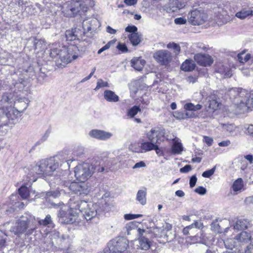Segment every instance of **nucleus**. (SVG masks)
Instances as JSON below:
<instances>
[{"instance_id":"obj_1","label":"nucleus","mask_w":253,"mask_h":253,"mask_svg":"<svg viewBox=\"0 0 253 253\" xmlns=\"http://www.w3.org/2000/svg\"><path fill=\"white\" fill-rule=\"evenodd\" d=\"M37 228V221L34 216L25 213L16 222L15 225L10 229L15 235L20 236L23 234L29 235Z\"/></svg>"},{"instance_id":"obj_2","label":"nucleus","mask_w":253,"mask_h":253,"mask_svg":"<svg viewBox=\"0 0 253 253\" xmlns=\"http://www.w3.org/2000/svg\"><path fill=\"white\" fill-rule=\"evenodd\" d=\"M68 3L65 14L68 17H74L77 14L80 15L86 12L88 9L87 5L92 6L94 5L92 0H67Z\"/></svg>"},{"instance_id":"obj_3","label":"nucleus","mask_w":253,"mask_h":253,"mask_svg":"<svg viewBox=\"0 0 253 253\" xmlns=\"http://www.w3.org/2000/svg\"><path fill=\"white\" fill-rule=\"evenodd\" d=\"M73 208L78 209L86 220L91 219L99 212L98 205L97 204L87 203L85 201H80Z\"/></svg>"},{"instance_id":"obj_4","label":"nucleus","mask_w":253,"mask_h":253,"mask_svg":"<svg viewBox=\"0 0 253 253\" xmlns=\"http://www.w3.org/2000/svg\"><path fill=\"white\" fill-rule=\"evenodd\" d=\"M63 186L75 194L82 196L87 195L90 191L91 188L87 183L64 181Z\"/></svg>"},{"instance_id":"obj_5","label":"nucleus","mask_w":253,"mask_h":253,"mask_svg":"<svg viewBox=\"0 0 253 253\" xmlns=\"http://www.w3.org/2000/svg\"><path fill=\"white\" fill-rule=\"evenodd\" d=\"M93 173V167L88 163H84L75 168V176L80 181L85 182Z\"/></svg>"},{"instance_id":"obj_6","label":"nucleus","mask_w":253,"mask_h":253,"mask_svg":"<svg viewBox=\"0 0 253 253\" xmlns=\"http://www.w3.org/2000/svg\"><path fill=\"white\" fill-rule=\"evenodd\" d=\"M207 16L202 9H195L188 13V21L193 25H200L206 21Z\"/></svg>"},{"instance_id":"obj_7","label":"nucleus","mask_w":253,"mask_h":253,"mask_svg":"<svg viewBox=\"0 0 253 253\" xmlns=\"http://www.w3.org/2000/svg\"><path fill=\"white\" fill-rule=\"evenodd\" d=\"M59 221L62 224H72L76 221L77 215L71 208H62L58 213Z\"/></svg>"},{"instance_id":"obj_8","label":"nucleus","mask_w":253,"mask_h":253,"mask_svg":"<svg viewBox=\"0 0 253 253\" xmlns=\"http://www.w3.org/2000/svg\"><path fill=\"white\" fill-rule=\"evenodd\" d=\"M128 247V241L125 238L113 240L108 244L110 253H124Z\"/></svg>"},{"instance_id":"obj_9","label":"nucleus","mask_w":253,"mask_h":253,"mask_svg":"<svg viewBox=\"0 0 253 253\" xmlns=\"http://www.w3.org/2000/svg\"><path fill=\"white\" fill-rule=\"evenodd\" d=\"M74 48L76 47H66L63 46L60 50L59 60L63 63L67 64L76 59L78 55L73 53Z\"/></svg>"},{"instance_id":"obj_10","label":"nucleus","mask_w":253,"mask_h":253,"mask_svg":"<svg viewBox=\"0 0 253 253\" xmlns=\"http://www.w3.org/2000/svg\"><path fill=\"white\" fill-rule=\"evenodd\" d=\"M46 160H42L39 164L35 166L28 174L27 177L29 179L28 181L30 183L33 182L37 180L35 174L37 175H46Z\"/></svg>"},{"instance_id":"obj_11","label":"nucleus","mask_w":253,"mask_h":253,"mask_svg":"<svg viewBox=\"0 0 253 253\" xmlns=\"http://www.w3.org/2000/svg\"><path fill=\"white\" fill-rule=\"evenodd\" d=\"M154 58L161 65H167L172 60L171 53L167 50H159L153 54Z\"/></svg>"},{"instance_id":"obj_12","label":"nucleus","mask_w":253,"mask_h":253,"mask_svg":"<svg viewBox=\"0 0 253 253\" xmlns=\"http://www.w3.org/2000/svg\"><path fill=\"white\" fill-rule=\"evenodd\" d=\"M12 110V108L11 106L0 108V126L6 125L9 120H13L16 118L13 116Z\"/></svg>"},{"instance_id":"obj_13","label":"nucleus","mask_w":253,"mask_h":253,"mask_svg":"<svg viewBox=\"0 0 253 253\" xmlns=\"http://www.w3.org/2000/svg\"><path fill=\"white\" fill-rule=\"evenodd\" d=\"M230 227L225 228L224 232V236L229 232L231 231L232 229L237 231L244 230L248 227V222L245 219H235L230 222Z\"/></svg>"},{"instance_id":"obj_14","label":"nucleus","mask_w":253,"mask_h":253,"mask_svg":"<svg viewBox=\"0 0 253 253\" xmlns=\"http://www.w3.org/2000/svg\"><path fill=\"white\" fill-rule=\"evenodd\" d=\"M185 0H169L168 4L164 6L163 9L167 12H174L185 7Z\"/></svg>"},{"instance_id":"obj_15","label":"nucleus","mask_w":253,"mask_h":253,"mask_svg":"<svg viewBox=\"0 0 253 253\" xmlns=\"http://www.w3.org/2000/svg\"><path fill=\"white\" fill-rule=\"evenodd\" d=\"M165 134V130L163 129H152L147 133V136L150 141L159 143L160 141L164 140Z\"/></svg>"},{"instance_id":"obj_16","label":"nucleus","mask_w":253,"mask_h":253,"mask_svg":"<svg viewBox=\"0 0 253 253\" xmlns=\"http://www.w3.org/2000/svg\"><path fill=\"white\" fill-rule=\"evenodd\" d=\"M137 232L139 234L138 246L142 250L147 251L151 246V242L148 238L143 236V233L146 232V230L138 228Z\"/></svg>"},{"instance_id":"obj_17","label":"nucleus","mask_w":253,"mask_h":253,"mask_svg":"<svg viewBox=\"0 0 253 253\" xmlns=\"http://www.w3.org/2000/svg\"><path fill=\"white\" fill-rule=\"evenodd\" d=\"M89 135L92 138L98 140H106L110 139L113 136V134L111 132L103 130L95 129L89 131Z\"/></svg>"},{"instance_id":"obj_18","label":"nucleus","mask_w":253,"mask_h":253,"mask_svg":"<svg viewBox=\"0 0 253 253\" xmlns=\"http://www.w3.org/2000/svg\"><path fill=\"white\" fill-rule=\"evenodd\" d=\"M194 58L198 64L203 66H210L213 62L211 56L208 54L198 53L194 55Z\"/></svg>"},{"instance_id":"obj_19","label":"nucleus","mask_w":253,"mask_h":253,"mask_svg":"<svg viewBox=\"0 0 253 253\" xmlns=\"http://www.w3.org/2000/svg\"><path fill=\"white\" fill-rule=\"evenodd\" d=\"M235 239L237 241L239 246H241L250 242L252 236L249 232L242 231L235 237Z\"/></svg>"},{"instance_id":"obj_20","label":"nucleus","mask_w":253,"mask_h":253,"mask_svg":"<svg viewBox=\"0 0 253 253\" xmlns=\"http://www.w3.org/2000/svg\"><path fill=\"white\" fill-rule=\"evenodd\" d=\"M46 175H49L55 170L59 167L58 161L54 158H51L46 160Z\"/></svg>"},{"instance_id":"obj_21","label":"nucleus","mask_w":253,"mask_h":253,"mask_svg":"<svg viewBox=\"0 0 253 253\" xmlns=\"http://www.w3.org/2000/svg\"><path fill=\"white\" fill-rule=\"evenodd\" d=\"M15 107L12 108V114L16 117L20 113H22L28 107V104L22 100H18L15 102Z\"/></svg>"},{"instance_id":"obj_22","label":"nucleus","mask_w":253,"mask_h":253,"mask_svg":"<svg viewBox=\"0 0 253 253\" xmlns=\"http://www.w3.org/2000/svg\"><path fill=\"white\" fill-rule=\"evenodd\" d=\"M103 96L105 100L109 102H117L120 100L119 96L111 90H105Z\"/></svg>"},{"instance_id":"obj_23","label":"nucleus","mask_w":253,"mask_h":253,"mask_svg":"<svg viewBox=\"0 0 253 253\" xmlns=\"http://www.w3.org/2000/svg\"><path fill=\"white\" fill-rule=\"evenodd\" d=\"M131 64L135 70L141 71L145 64V61L141 57H133L131 60Z\"/></svg>"},{"instance_id":"obj_24","label":"nucleus","mask_w":253,"mask_h":253,"mask_svg":"<svg viewBox=\"0 0 253 253\" xmlns=\"http://www.w3.org/2000/svg\"><path fill=\"white\" fill-rule=\"evenodd\" d=\"M216 72L222 75L223 78H228L231 76L230 68L223 64H219L217 66Z\"/></svg>"},{"instance_id":"obj_25","label":"nucleus","mask_w":253,"mask_h":253,"mask_svg":"<svg viewBox=\"0 0 253 253\" xmlns=\"http://www.w3.org/2000/svg\"><path fill=\"white\" fill-rule=\"evenodd\" d=\"M223 243L226 249L232 251L233 249L239 246L237 241L234 238H227L223 240Z\"/></svg>"},{"instance_id":"obj_26","label":"nucleus","mask_w":253,"mask_h":253,"mask_svg":"<svg viewBox=\"0 0 253 253\" xmlns=\"http://www.w3.org/2000/svg\"><path fill=\"white\" fill-rule=\"evenodd\" d=\"M68 236L62 234L60 235L58 231H54L51 234V239L52 240H55L57 241V243L61 244L66 239H68Z\"/></svg>"},{"instance_id":"obj_27","label":"nucleus","mask_w":253,"mask_h":253,"mask_svg":"<svg viewBox=\"0 0 253 253\" xmlns=\"http://www.w3.org/2000/svg\"><path fill=\"white\" fill-rule=\"evenodd\" d=\"M128 39L132 45L136 46L141 42L142 35L138 33H131L128 36Z\"/></svg>"},{"instance_id":"obj_28","label":"nucleus","mask_w":253,"mask_h":253,"mask_svg":"<svg viewBox=\"0 0 253 253\" xmlns=\"http://www.w3.org/2000/svg\"><path fill=\"white\" fill-rule=\"evenodd\" d=\"M253 11L251 8H243L236 13L235 16L241 19H244L246 17L253 15Z\"/></svg>"},{"instance_id":"obj_29","label":"nucleus","mask_w":253,"mask_h":253,"mask_svg":"<svg viewBox=\"0 0 253 253\" xmlns=\"http://www.w3.org/2000/svg\"><path fill=\"white\" fill-rule=\"evenodd\" d=\"M79 31V30L77 28H74L71 30L66 31L65 36L67 40L70 41L75 40L78 37Z\"/></svg>"},{"instance_id":"obj_30","label":"nucleus","mask_w":253,"mask_h":253,"mask_svg":"<svg viewBox=\"0 0 253 253\" xmlns=\"http://www.w3.org/2000/svg\"><path fill=\"white\" fill-rule=\"evenodd\" d=\"M195 64L193 60L187 59L181 65V69L184 71H191L195 69Z\"/></svg>"},{"instance_id":"obj_31","label":"nucleus","mask_w":253,"mask_h":253,"mask_svg":"<svg viewBox=\"0 0 253 253\" xmlns=\"http://www.w3.org/2000/svg\"><path fill=\"white\" fill-rule=\"evenodd\" d=\"M157 143L153 142L150 141V142H144L141 144V148L142 150L145 151H151L153 149H159V147Z\"/></svg>"},{"instance_id":"obj_32","label":"nucleus","mask_w":253,"mask_h":253,"mask_svg":"<svg viewBox=\"0 0 253 253\" xmlns=\"http://www.w3.org/2000/svg\"><path fill=\"white\" fill-rule=\"evenodd\" d=\"M218 127L222 129L223 130L229 133L231 135L234 132L236 127L232 124H219Z\"/></svg>"},{"instance_id":"obj_33","label":"nucleus","mask_w":253,"mask_h":253,"mask_svg":"<svg viewBox=\"0 0 253 253\" xmlns=\"http://www.w3.org/2000/svg\"><path fill=\"white\" fill-rule=\"evenodd\" d=\"M146 190H139L136 195V200L141 205H144L146 203Z\"/></svg>"},{"instance_id":"obj_34","label":"nucleus","mask_w":253,"mask_h":253,"mask_svg":"<svg viewBox=\"0 0 253 253\" xmlns=\"http://www.w3.org/2000/svg\"><path fill=\"white\" fill-rule=\"evenodd\" d=\"M97 22L95 19H91L90 20H84L82 23V27L84 30V33H85L91 30V24Z\"/></svg>"},{"instance_id":"obj_35","label":"nucleus","mask_w":253,"mask_h":253,"mask_svg":"<svg viewBox=\"0 0 253 253\" xmlns=\"http://www.w3.org/2000/svg\"><path fill=\"white\" fill-rule=\"evenodd\" d=\"M174 141L172 146V152L174 154H180L183 151L182 144L177 140L174 139Z\"/></svg>"},{"instance_id":"obj_36","label":"nucleus","mask_w":253,"mask_h":253,"mask_svg":"<svg viewBox=\"0 0 253 253\" xmlns=\"http://www.w3.org/2000/svg\"><path fill=\"white\" fill-rule=\"evenodd\" d=\"M242 90V89L240 88H232L228 90L227 94L231 99L235 98L240 96Z\"/></svg>"},{"instance_id":"obj_37","label":"nucleus","mask_w":253,"mask_h":253,"mask_svg":"<svg viewBox=\"0 0 253 253\" xmlns=\"http://www.w3.org/2000/svg\"><path fill=\"white\" fill-rule=\"evenodd\" d=\"M243 187V181L241 178L236 180L232 185V189L234 192L241 191Z\"/></svg>"},{"instance_id":"obj_38","label":"nucleus","mask_w":253,"mask_h":253,"mask_svg":"<svg viewBox=\"0 0 253 253\" xmlns=\"http://www.w3.org/2000/svg\"><path fill=\"white\" fill-rule=\"evenodd\" d=\"M184 108L186 110L197 111L202 108V105L199 104L195 105L192 103H188L184 105Z\"/></svg>"},{"instance_id":"obj_39","label":"nucleus","mask_w":253,"mask_h":253,"mask_svg":"<svg viewBox=\"0 0 253 253\" xmlns=\"http://www.w3.org/2000/svg\"><path fill=\"white\" fill-rule=\"evenodd\" d=\"M36 219L37 221V226L38 225V224L46 226L52 223L51 216L49 214L46 216L44 219L41 220L39 219V218H36Z\"/></svg>"},{"instance_id":"obj_40","label":"nucleus","mask_w":253,"mask_h":253,"mask_svg":"<svg viewBox=\"0 0 253 253\" xmlns=\"http://www.w3.org/2000/svg\"><path fill=\"white\" fill-rule=\"evenodd\" d=\"M60 50V48L53 47L51 49V51L50 53V57L53 59H55V60L58 62L59 61V54Z\"/></svg>"},{"instance_id":"obj_41","label":"nucleus","mask_w":253,"mask_h":253,"mask_svg":"<svg viewBox=\"0 0 253 253\" xmlns=\"http://www.w3.org/2000/svg\"><path fill=\"white\" fill-rule=\"evenodd\" d=\"M140 111L141 109L139 106H134L128 110L127 115L130 118H133Z\"/></svg>"},{"instance_id":"obj_42","label":"nucleus","mask_w":253,"mask_h":253,"mask_svg":"<svg viewBox=\"0 0 253 253\" xmlns=\"http://www.w3.org/2000/svg\"><path fill=\"white\" fill-rule=\"evenodd\" d=\"M19 194L23 199H27L29 196V191L25 186H22L19 189Z\"/></svg>"},{"instance_id":"obj_43","label":"nucleus","mask_w":253,"mask_h":253,"mask_svg":"<svg viewBox=\"0 0 253 253\" xmlns=\"http://www.w3.org/2000/svg\"><path fill=\"white\" fill-rule=\"evenodd\" d=\"M33 42L35 49L41 50L43 48V46L44 43L43 40L35 39Z\"/></svg>"},{"instance_id":"obj_44","label":"nucleus","mask_w":253,"mask_h":253,"mask_svg":"<svg viewBox=\"0 0 253 253\" xmlns=\"http://www.w3.org/2000/svg\"><path fill=\"white\" fill-rule=\"evenodd\" d=\"M167 48L172 49L175 54H178L180 51V46L174 42H169L167 44Z\"/></svg>"},{"instance_id":"obj_45","label":"nucleus","mask_w":253,"mask_h":253,"mask_svg":"<svg viewBox=\"0 0 253 253\" xmlns=\"http://www.w3.org/2000/svg\"><path fill=\"white\" fill-rule=\"evenodd\" d=\"M12 98L11 94L8 93H4L1 96L0 102L1 104L9 103Z\"/></svg>"},{"instance_id":"obj_46","label":"nucleus","mask_w":253,"mask_h":253,"mask_svg":"<svg viewBox=\"0 0 253 253\" xmlns=\"http://www.w3.org/2000/svg\"><path fill=\"white\" fill-rule=\"evenodd\" d=\"M174 116L176 118L179 120L185 119L190 117L188 113L186 111L183 112H176Z\"/></svg>"},{"instance_id":"obj_47","label":"nucleus","mask_w":253,"mask_h":253,"mask_svg":"<svg viewBox=\"0 0 253 253\" xmlns=\"http://www.w3.org/2000/svg\"><path fill=\"white\" fill-rule=\"evenodd\" d=\"M63 190H61L60 191L58 190L49 191L46 193V196L47 198H49L50 197L56 198L60 195L61 192Z\"/></svg>"},{"instance_id":"obj_48","label":"nucleus","mask_w":253,"mask_h":253,"mask_svg":"<svg viewBox=\"0 0 253 253\" xmlns=\"http://www.w3.org/2000/svg\"><path fill=\"white\" fill-rule=\"evenodd\" d=\"M103 87H109V84L106 82L103 81L102 79H99L97 81V85L94 90H97L100 88Z\"/></svg>"},{"instance_id":"obj_49","label":"nucleus","mask_w":253,"mask_h":253,"mask_svg":"<svg viewBox=\"0 0 253 253\" xmlns=\"http://www.w3.org/2000/svg\"><path fill=\"white\" fill-rule=\"evenodd\" d=\"M50 133H51V128H49L45 131V132L43 134V135L42 136L41 138L40 139V140L38 142V143H42V142L45 141L48 138Z\"/></svg>"},{"instance_id":"obj_50","label":"nucleus","mask_w":253,"mask_h":253,"mask_svg":"<svg viewBox=\"0 0 253 253\" xmlns=\"http://www.w3.org/2000/svg\"><path fill=\"white\" fill-rule=\"evenodd\" d=\"M215 169H216V167L214 166L211 169L204 171L202 173V176L204 177L209 178L214 173Z\"/></svg>"},{"instance_id":"obj_51","label":"nucleus","mask_w":253,"mask_h":253,"mask_svg":"<svg viewBox=\"0 0 253 253\" xmlns=\"http://www.w3.org/2000/svg\"><path fill=\"white\" fill-rule=\"evenodd\" d=\"M6 240V235L0 230V248L4 247Z\"/></svg>"},{"instance_id":"obj_52","label":"nucleus","mask_w":253,"mask_h":253,"mask_svg":"<svg viewBox=\"0 0 253 253\" xmlns=\"http://www.w3.org/2000/svg\"><path fill=\"white\" fill-rule=\"evenodd\" d=\"M183 233L184 235H187L193 234V225H189L184 228Z\"/></svg>"},{"instance_id":"obj_53","label":"nucleus","mask_w":253,"mask_h":253,"mask_svg":"<svg viewBox=\"0 0 253 253\" xmlns=\"http://www.w3.org/2000/svg\"><path fill=\"white\" fill-rule=\"evenodd\" d=\"M117 48L123 53H126L128 51L126 46L124 43L119 42L117 46Z\"/></svg>"},{"instance_id":"obj_54","label":"nucleus","mask_w":253,"mask_h":253,"mask_svg":"<svg viewBox=\"0 0 253 253\" xmlns=\"http://www.w3.org/2000/svg\"><path fill=\"white\" fill-rule=\"evenodd\" d=\"M194 191L200 195H203L206 193L207 190L203 186H199L194 190Z\"/></svg>"},{"instance_id":"obj_55","label":"nucleus","mask_w":253,"mask_h":253,"mask_svg":"<svg viewBox=\"0 0 253 253\" xmlns=\"http://www.w3.org/2000/svg\"><path fill=\"white\" fill-rule=\"evenodd\" d=\"M142 216V214H126L125 215L124 217L126 220H131L133 219H135L136 218L141 217Z\"/></svg>"},{"instance_id":"obj_56","label":"nucleus","mask_w":253,"mask_h":253,"mask_svg":"<svg viewBox=\"0 0 253 253\" xmlns=\"http://www.w3.org/2000/svg\"><path fill=\"white\" fill-rule=\"evenodd\" d=\"M126 31L131 33H137V28L135 26H128L126 28Z\"/></svg>"},{"instance_id":"obj_57","label":"nucleus","mask_w":253,"mask_h":253,"mask_svg":"<svg viewBox=\"0 0 253 253\" xmlns=\"http://www.w3.org/2000/svg\"><path fill=\"white\" fill-rule=\"evenodd\" d=\"M186 22V19L183 17L176 18L174 19V23L177 25L185 24Z\"/></svg>"},{"instance_id":"obj_58","label":"nucleus","mask_w":253,"mask_h":253,"mask_svg":"<svg viewBox=\"0 0 253 253\" xmlns=\"http://www.w3.org/2000/svg\"><path fill=\"white\" fill-rule=\"evenodd\" d=\"M191 169L192 168L190 165H186L180 169V171L182 173H187L190 171Z\"/></svg>"},{"instance_id":"obj_59","label":"nucleus","mask_w":253,"mask_h":253,"mask_svg":"<svg viewBox=\"0 0 253 253\" xmlns=\"http://www.w3.org/2000/svg\"><path fill=\"white\" fill-rule=\"evenodd\" d=\"M197 180V178L195 175H193L190 178V181H189V184H190V187L192 188L195 185Z\"/></svg>"},{"instance_id":"obj_60","label":"nucleus","mask_w":253,"mask_h":253,"mask_svg":"<svg viewBox=\"0 0 253 253\" xmlns=\"http://www.w3.org/2000/svg\"><path fill=\"white\" fill-rule=\"evenodd\" d=\"M244 202L247 205H253V196L247 197Z\"/></svg>"},{"instance_id":"obj_61","label":"nucleus","mask_w":253,"mask_h":253,"mask_svg":"<svg viewBox=\"0 0 253 253\" xmlns=\"http://www.w3.org/2000/svg\"><path fill=\"white\" fill-rule=\"evenodd\" d=\"M146 166V165L145 163L143 161H140L138 163H136L134 166H133L132 169H138L140 168L145 167Z\"/></svg>"},{"instance_id":"obj_62","label":"nucleus","mask_w":253,"mask_h":253,"mask_svg":"<svg viewBox=\"0 0 253 253\" xmlns=\"http://www.w3.org/2000/svg\"><path fill=\"white\" fill-rule=\"evenodd\" d=\"M116 42L115 40H112L109 41L105 45L102 47V49L105 51L108 49H109L111 45L114 44Z\"/></svg>"},{"instance_id":"obj_63","label":"nucleus","mask_w":253,"mask_h":253,"mask_svg":"<svg viewBox=\"0 0 253 253\" xmlns=\"http://www.w3.org/2000/svg\"><path fill=\"white\" fill-rule=\"evenodd\" d=\"M247 104L253 107V93L251 94L249 98L247 101Z\"/></svg>"},{"instance_id":"obj_64","label":"nucleus","mask_w":253,"mask_h":253,"mask_svg":"<svg viewBox=\"0 0 253 253\" xmlns=\"http://www.w3.org/2000/svg\"><path fill=\"white\" fill-rule=\"evenodd\" d=\"M245 253H253V244H251L247 246Z\"/></svg>"}]
</instances>
